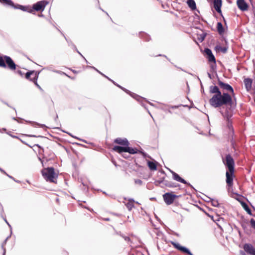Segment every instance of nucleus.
<instances>
[{
	"instance_id": "f257e3e1",
	"label": "nucleus",
	"mask_w": 255,
	"mask_h": 255,
	"mask_svg": "<svg viewBox=\"0 0 255 255\" xmlns=\"http://www.w3.org/2000/svg\"><path fill=\"white\" fill-rule=\"evenodd\" d=\"M209 92L214 95L209 100V103L211 106L217 108L223 106H232L233 104V98L229 93H222L219 88L217 86H211Z\"/></svg>"
},
{
	"instance_id": "f03ea898",
	"label": "nucleus",
	"mask_w": 255,
	"mask_h": 255,
	"mask_svg": "<svg viewBox=\"0 0 255 255\" xmlns=\"http://www.w3.org/2000/svg\"><path fill=\"white\" fill-rule=\"evenodd\" d=\"M228 170L226 171V183L229 187H232L233 184V176L234 173L235 163L233 157L230 154L226 156V160L224 161Z\"/></svg>"
},
{
	"instance_id": "7ed1b4c3",
	"label": "nucleus",
	"mask_w": 255,
	"mask_h": 255,
	"mask_svg": "<svg viewBox=\"0 0 255 255\" xmlns=\"http://www.w3.org/2000/svg\"><path fill=\"white\" fill-rule=\"evenodd\" d=\"M41 173L44 179L50 182L55 183L58 175L55 172L53 167H47L43 169Z\"/></svg>"
},
{
	"instance_id": "20e7f679",
	"label": "nucleus",
	"mask_w": 255,
	"mask_h": 255,
	"mask_svg": "<svg viewBox=\"0 0 255 255\" xmlns=\"http://www.w3.org/2000/svg\"><path fill=\"white\" fill-rule=\"evenodd\" d=\"M6 63L8 67L11 70L16 69V64L8 56H4L3 57L0 55V67L5 68L6 67Z\"/></svg>"
},
{
	"instance_id": "39448f33",
	"label": "nucleus",
	"mask_w": 255,
	"mask_h": 255,
	"mask_svg": "<svg viewBox=\"0 0 255 255\" xmlns=\"http://www.w3.org/2000/svg\"><path fill=\"white\" fill-rule=\"evenodd\" d=\"M113 150L119 153H122L123 152H128L130 154H135L137 152L138 150L136 148L130 147L128 146H121L116 145L113 148Z\"/></svg>"
},
{
	"instance_id": "423d86ee",
	"label": "nucleus",
	"mask_w": 255,
	"mask_h": 255,
	"mask_svg": "<svg viewBox=\"0 0 255 255\" xmlns=\"http://www.w3.org/2000/svg\"><path fill=\"white\" fill-rule=\"evenodd\" d=\"M218 84L220 88L223 90V92L231 93L230 95L233 97L235 96L234 91L233 87L227 83L218 80Z\"/></svg>"
},
{
	"instance_id": "0eeeda50",
	"label": "nucleus",
	"mask_w": 255,
	"mask_h": 255,
	"mask_svg": "<svg viewBox=\"0 0 255 255\" xmlns=\"http://www.w3.org/2000/svg\"><path fill=\"white\" fill-rule=\"evenodd\" d=\"M38 77V73L34 71L28 72L25 75V77L26 79H30L31 81L33 82L37 87L40 88L39 86L37 83Z\"/></svg>"
},
{
	"instance_id": "6e6552de",
	"label": "nucleus",
	"mask_w": 255,
	"mask_h": 255,
	"mask_svg": "<svg viewBox=\"0 0 255 255\" xmlns=\"http://www.w3.org/2000/svg\"><path fill=\"white\" fill-rule=\"evenodd\" d=\"M176 197V195L170 193H166L163 195L164 201L167 205L172 204Z\"/></svg>"
},
{
	"instance_id": "1a4fd4ad",
	"label": "nucleus",
	"mask_w": 255,
	"mask_h": 255,
	"mask_svg": "<svg viewBox=\"0 0 255 255\" xmlns=\"http://www.w3.org/2000/svg\"><path fill=\"white\" fill-rule=\"evenodd\" d=\"M48 4V2L46 0H41L36 2L33 5V9L36 11H43L45 6Z\"/></svg>"
},
{
	"instance_id": "9d476101",
	"label": "nucleus",
	"mask_w": 255,
	"mask_h": 255,
	"mask_svg": "<svg viewBox=\"0 0 255 255\" xmlns=\"http://www.w3.org/2000/svg\"><path fill=\"white\" fill-rule=\"evenodd\" d=\"M171 244L173 246V247L178 250L184 253H186L189 255H193V254L189 250V249H188L186 247L181 246L179 243L172 242Z\"/></svg>"
},
{
	"instance_id": "9b49d317",
	"label": "nucleus",
	"mask_w": 255,
	"mask_h": 255,
	"mask_svg": "<svg viewBox=\"0 0 255 255\" xmlns=\"http://www.w3.org/2000/svg\"><path fill=\"white\" fill-rule=\"evenodd\" d=\"M245 251L250 255H255V248L251 244H246L244 246Z\"/></svg>"
},
{
	"instance_id": "f8f14e48",
	"label": "nucleus",
	"mask_w": 255,
	"mask_h": 255,
	"mask_svg": "<svg viewBox=\"0 0 255 255\" xmlns=\"http://www.w3.org/2000/svg\"><path fill=\"white\" fill-rule=\"evenodd\" d=\"M204 51L205 54L207 56V58L208 61L210 62H214V63H215L216 59L215 56L213 54L211 50L209 48H205Z\"/></svg>"
},
{
	"instance_id": "ddd939ff",
	"label": "nucleus",
	"mask_w": 255,
	"mask_h": 255,
	"mask_svg": "<svg viewBox=\"0 0 255 255\" xmlns=\"http://www.w3.org/2000/svg\"><path fill=\"white\" fill-rule=\"evenodd\" d=\"M0 3L5 7H10L16 9V5L11 0H0Z\"/></svg>"
},
{
	"instance_id": "4468645a",
	"label": "nucleus",
	"mask_w": 255,
	"mask_h": 255,
	"mask_svg": "<svg viewBox=\"0 0 255 255\" xmlns=\"http://www.w3.org/2000/svg\"><path fill=\"white\" fill-rule=\"evenodd\" d=\"M114 142L117 144H119L121 145H123V146H128L129 144V143L128 140L126 138H117L114 140Z\"/></svg>"
},
{
	"instance_id": "2eb2a0df",
	"label": "nucleus",
	"mask_w": 255,
	"mask_h": 255,
	"mask_svg": "<svg viewBox=\"0 0 255 255\" xmlns=\"http://www.w3.org/2000/svg\"><path fill=\"white\" fill-rule=\"evenodd\" d=\"M237 4L241 10L245 11L248 9V5L244 0H237Z\"/></svg>"
},
{
	"instance_id": "dca6fc26",
	"label": "nucleus",
	"mask_w": 255,
	"mask_h": 255,
	"mask_svg": "<svg viewBox=\"0 0 255 255\" xmlns=\"http://www.w3.org/2000/svg\"><path fill=\"white\" fill-rule=\"evenodd\" d=\"M172 175H173V178L174 180L180 182L181 183H184V184H187L190 186H191L189 183H188L184 179L181 178L179 175L177 174L176 173L171 171Z\"/></svg>"
},
{
	"instance_id": "f3484780",
	"label": "nucleus",
	"mask_w": 255,
	"mask_h": 255,
	"mask_svg": "<svg viewBox=\"0 0 255 255\" xmlns=\"http://www.w3.org/2000/svg\"><path fill=\"white\" fill-rule=\"evenodd\" d=\"M246 89L247 91H249L252 89L253 80L251 78H245L244 80Z\"/></svg>"
},
{
	"instance_id": "a211bd4d",
	"label": "nucleus",
	"mask_w": 255,
	"mask_h": 255,
	"mask_svg": "<svg viewBox=\"0 0 255 255\" xmlns=\"http://www.w3.org/2000/svg\"><path fill=\"white\" fill-rule=\"evenodd\" d=\"M222 6V0H214V7L216 10L219 13H221V7Z\"/></svg>"
},
{
	"instance_id": "6ab92c4d",
	"label": "nucleus",
	"mask_w": 255,
	"mask_h": 255,
	"mask_svg": "<svg viewBox=\"0 0 255 255\" xmlns=\"http://www.w3.org/2000/svg\"><path fill=\"white\" fill-rule=\"evenodd\" d=\"M92 68L95 69L96 71H97L98 72H99L100 74H101L102 75H103V76H104L105 77L107 78V79H108L109 80H110L111 81H112L115 85H117L118 87H120L121 89H122V90H123L124 91H125L126 93H129L130 92L126 89L125 88L121 87V86L118 85V84H116L115 82L114 81H113L112 80L110 79L109 78H108L107 76H106V75H105L104 74H103L102 73H101V72H100L98 69H97L95 67H92Z\"/></svg>"
},
{
	"instance_id": "aec40b11",
	"label": "nucleus",
	"mask_w": 255,
	"mask_h": 255,
	"mask_svg": "<svg viewBox=\"0 0 255 255\" xmlns=\"http://www.w3.org/2000/svg\"><path fill=\"white\" fill-rule=\"evenodd\" d=\"M17 9H19L23 11H28L29 12H31L33 10L29 6H23L19 4H17Z\"/></svg>"
},
{
	"instance_id": "412c9836",
	"label": "nucleus",
	"mask_w": 255,
	"mask_h": 255,
	"mask_svg": "<svg viewBox=\"0 0 255 255\" xmlns=\"http://www.w3.org/2000/svg\"><path fill=\"white\" fill-rule=\"evenodd\" d=\"M147 165L149 168L152 171L156 170L157 169L156 162H153L150 161H147Z\"/></svg>"
},
{
	"instance_id": "4be33fe9",
	"label": "nucleus",
	"mask_w": 255,
	"mask_h": 255,
	"mask_svg": "<svg viewBox=\"0 0 255 255\" xmlns=\"http://www.w3.org/2000/svg\"><path fill=\"white\" fill-rule=\"evenodd\" d=\"M187 3L192 10L196 9V4L194 0H187Z\"/></svg>"
},
{
	"instance_id": "5701e85b",
	"label": "nucleus",
	"mask_w": 255,
	"mask_h": 255,
	"mask_svg": "<svg viewBox=\"0 0 255 255\" xmlns=\"http://www.w3.org/2000/svg\"><path fill=\"white\" fill-rule=\"evenodd\" d=\"M128 202L126 204L127 208L129 211H131L134 207L133 203L134 202L133 199H129Z\"/></svg>"
},
{
	"instance_id": "b1692460",
	"label": "nucleus",
	"mask_w": 255,
	"mask_h": 255,
	"mask_svg": "<svg viewBox=\"0 0 255 255\" xmlns=\"http://www.w3.org/2000/svg\"><path fill=\"white\" fill-rule=\"evenodd\" d=\"M209 200H207V202H211L212 206L215 207H218L220 206V204L217 200L213 199L209 197H207Z\"/></svg>"
},
{
	"instance_id": "393cba45",
	"label": "nucleus",
	"mask_w": 255,
	"mask_h": 255,
	"mask_svg": "<svg viewBox=\"0 0 255 255\" xmlns=\"http://www.w3.org/2000/svg\"><path fill=\"white\" fill-rule=\"evenodd\" d=\"M217 28L218 31L220 34H222L224 32V28L221 22L217 23Z\"/></svg>"
},
{
	"instance_id": "a878e982",
	"label": "nucleus",
	"mask_w": 255,
	"mask_h": 255,
	"mask_svg": "<svg viewBox=\"0 0 255 255\" xmlns=\"http://www.w3.org/2000/svg\"><path fill=\"white\" fill-rule=\"evenodd\" d=\"M242 207H243V208L245 209V210L250 215H252V211L249 208V206H248V205L245 203V202H242Z\"/></svg>"
},
{
	"instance_id": "bb28decb",
	"label": "nucleus",
	"mask_w": 255,
	"mask_h": 255,
	"mask_svg": "<svg viewBox=\"0 0 255 255\" xmlns=\"http://www.w3.org/2000/svg\"><path fill=\"white\" fill-rule=\"evenodd\" d=\"M33 149L35 151L36 149L38 150V152L39 154H41L42 152H43L44 149L42 148L39 144H34L32 146Z\"/></svg>"
},
{
	"instance_id": "cd10ccee",
	"label": "nucleus",
	"mask_w": 255,
	"mask_h": 255,
	"mask_svg": "<svg viewBox=\"0 0 255 255\" xmlns=\"http://www.w3.org/2000/svg\"><path fill=\"white\" fill-rule=\"evenodd\" d=\"M9 238V236H8L5 239V240L3 241V242L2 243V244H1V248L3 250V255H5V249L4 248V245L6 244V242L7 241V240L8 239V238Z\"/></svg>"
},
{
	"instance_id": "c85d7f7f",
	"label": "nucleus",
	"mask_w": 255,
	"mask_h": 255,
	"mask_svg": "<svg viewBox=\"0 0 255 255\" xmlns=\"http://www.w3.org/2000/svg\"><path fill=\"white\" fill-rule=\"evenodd\" d=\"M165 185L169 187H177V185L173 183L168 182L167 181H165Z\"/></svg>"
},
{
	"instance_id": "c756f323",
	"label": "nucleus",
	"mask_w": 255,
	"mask_h": 255,
	"mask_svg": "<svg viewBox=\"0 0 255 255\" xmlns=\"http://www.w3.org/2000/svg\"><path fill=\"white\" fill-rule=\"evenodd\" d=\"M164 183H165V180H164V178L161 179L160 180H156L155 181V184L156 185H158L159 184Z\"/></svg>"
},
{
	"instance_id": "7c9ffc66",
	"label": "nucleus",
	"mask_w": 255,
	"mask_h": 255,
	"mask_svg": "<svg viewBox=\"0 0 255 255\" xmlns=\"http://www.w3.org/2000/svg\"><path fill=\"white\" fill-rule=\"evenodd\" d=\"M216 48L219 50H220L223 53L226 52L227 49L226 47H223L221 46H217Z\"/></svg>"
},
{
	"instance_id": "2f4dec72",
	"label": "nucleus",
	"mask_w": 255,
	"mask_h": 255,
	"mask_svg": "<svg viewBox=\"0 0 255 255\" xmlns=\"http://www.w3.org/2000/svg\"><path fill=\"white\" fill-rule=\"evenodd\" d=\"M134 183L135 184L138 185H141L142 184V181L140 179H134Z\"/></svg>"
},
{
	"instance_id": "473e14b6",
	"label": "nucleus",
	"mask_w": 255,
	"mask_h": 255,
	"mask_svg": "<svg viewBox=\"0 0 255 255\" xmlns=\"http://www.w3.org/2000/svg\"><path fill=\"white\" fill-rule=\"evenodd\" d=\"M250 223L252 227L255 229V220L254 219H252L250 221Z\"/></svg>"
},
{
	"instance_id": "72a5a7b5",
	"label": "nucleus",
	"mask_w": 255,
	"mask_h": 255,
	"mask_svg": "<svg viewBox=\"0 0 255 255\" xmlns=\"http://www.w3.org/2000/svg\"><path fill=\"white\" fill-rule=\"evenodd\" d=\"M143 38L145 41H149L150 39L149 36L147 35L146 34H143Z\"/></svg>"
},
{
	"instance_id": "f704fd0d",
	"label": "nucleus",
	"mask_w": 255,
	"mask_h": 255,
	"mask_svg": "<svg viewBox=\"0 0 255 255\" xmlns=\"http://www.w3.org/2000/svg\"><path fill=\"white\" fill-rule=\"evenodd\" d=\"M205 36H206V34H203V35H202L201 36L200 38H199V40L201 42L203 41L204 40Z\"/></svg>"
},
{
	"instance_id": "c9c22d12",
	"label": "nucleus",
	"mask_w": 255,
	"mask_h": 255,
	"mask_svg": "<svg viewBox=\"0 0 255 255\" xmlns=\"http://www.w3.org/2000/svg\"><path fill=\"white\" fill-rule=\"evenodd\" d=\"M168 107L171 109H177L179 107V106H169Z\"/></svg>"
},
{
	"instance_id": "e433bc0d",
	"label": "nucleus",
	"mask_w": 255,
	"mask_h": 255,
	"mask_svg": "<svg viewBox=\"0 0 255 255\" xmlns=\"http://www.w3.org/2000/svg\"><path fill=\"white\" fill-rule=\"evenodd\" d=\"M8 177H9L10 178H11L14 181H16V180L14 179V178L13 177H12V176L9 175L8 174H7L6 173L5 174Z\"/></svg>"
},
{
	"instance_id": "4c0bfd02",
	"label": "nucleus",
	"mask_w": 255,
	"mask_h": 255,
	"mask_svg": "<svg viewBox=\"0 0 255 255\" xmlns=\"http://www.w3.org/2000/svg\"><path fill=\"white\" fill-rule=\"evenodd\" d=\"M0 171H1L2 173H3L4 174H6V172L0 167Z\"/></svg>"
},
{
	"instance_id": "58836bf2",
	"label": "nucleus",
	"mask_w": 255,
	"mask_h": 255,
	"mask_svg": "<svg viewBox=\"0 0 255 255\" xmlns=\"http://www.w3.org/2000/svg\"><path fill=\"white\" fill-rule=\"evenodd\" d=\"M77 52L81 56H82L84 59L85 60V61H86L87 63H88V61L86 60V59L84 57V56L80 53V52H79L78 50H77Z\"/></svg>"
},
{
	"instance_id": "ea45409f",
	"label": "nucleus",
	"mask_w": 255,
	"mask_h": 255,
	"mask_svg": "<svg viewBox=\"0 0 255 255\" xmlns=\"http://www.w3.org/2000/svg\"><path fill=\"white\" fill-rule=\"evenodd\" d=\"M3 103H4L5 104H6L7 106H8V107H10V108H12L14 110H15V108H14V107H10V106H9L7 103H5V102H3Z\"/></svg>"
},
{
	"instance_id": "a19ab883",
	"label": "nucleus",
	"mask_w": 255,
	"mask_h": 255,
	"mask_svg": "<svg viewBox=\"0 0 255 255\" xmlns=\"http://www.w3.org/2000/svg\"><path fill=\"white\" fill-rule=\"evenodd\" d=\"M29 136H31V137H37L36 136L34 135H30ZM37 137H43L42 136H40V135H39Z\"/></svg>"
},
{
	"instance_id": "79ce46f5",
	"label": "nucleus",
	"mask_w": 255,
	"mask_h": 255,
	"mask_svg": "<svg viewBox=\"0 0 255 255\" xmlns=\"http://www.w3.org/2000/svg\"><path fill=\"white\" fill-rule=\"evenodd\" d=\"M131 95V96H132L134 98H140V99L141 98V97H139V96L138 95H135V97H133V96L132 95Z\"/></svg>"
},
{
	"instance_id": "37998d69",
	"label": "nucleus",
	"mask_w": 255,
	"mask_h": 255,
	"mask_svg": "<svg viewBox=\"0 0 255 255\" xmlns=\"http://www.w3.org/2000/svg\"><path fill=\"white\" fill-rule=\"evenodd\" d=\"M208 76L209 78L210 79H212V76H211V74H210V73H208Z\"/></svg>"
},
{
	"instance_id": "c03bdc74",
	"label": "nucleus",
	"mask_w": 255,
	"mask_h": 255,
	"mask_svg": "<svg viewBox=\"0 0 255 255\" xmlns=\"http://www.w3.org/2000/svg\"><path fill=\"white\" fill-rule=\"evenodd\" d=\"M3 220H4V221L6 222V224H7L9 226H10V225L8 224V223L7 222L5 218H3Z\"/></svg>"
},
{
	"instance_id": "a18cd8bd",
	"label": "nucleus",
	"mask_w": 255,
	"mask_h": 255,
	"mask_svg": "<svg viewBox=\"0 0 255 255\" xmlns=\"http://www.w3.org/2000/svg\"><path fill=\"white\" fill-rule=\"evenodd\" d=\"M39 160H40L41 162V164H42V165H43V160L40 158L39 157L38 158Z\"/></svg>"
},
{
	"instance_id": "49530a36",
	"label": "nucleus",
	"mask_w": 255,
	"mask_h": 255,
	"mask_svg": "<svg viewBox=\"0 0 255 255\" xmlns=\"http://www.w3.org/2000/svg\"><path fill=\"white\" fill-rule=\"evenodd\" d=\"M207 196H205L206 199H205V200L207 201V200H209L208 198L207 197Z\"/></svg>"
},
{
	"instance_id": "de8ad7c7",
	"label": "nucleus",
	"mask_w": 255,
	"mask_h": 255,
	"mask_svg": "<svg viewBox=\"0 0 255 255\" xmlns=\"http://www.w3.org/2000/svg\"><path fill=\"white\" fill-rule=\"evenodd\" d=\"M19 74L21 75V72L20 71H18L17 72Z\"/></svg>"
},
{
	"instance_id": "09e8293b",
	"label": "nucleus",
	"mask_w": 255,
	"mask_h": 255,
	"mask_svg": "<svg viewBox=\"0 0 255 255\" xmlns=\"http://www.w3.org/2000/svg\"><path fill=\"white\" fill-rule=\"evenodd\" d=\"M10 136H12L13 138H16V136L15 135H10Z\"/></svg>"
},
{
	"instance_id": "8fccbe9b",
	"label": "nucleus",
	"mask_w": 255,
	"mask_h": 255,
	"mask_svg": "<svg viewBox=\"0 0 255 255\" xmlns=\"http://www.w3.org/2000/svg\"><path fill=\"white\" fill-rule=\"evenodd\" d=\"M167 111H168V113H169L170 114L172 113L171 111L170 110H168Z\"/></svg>"
},
{
	"instance_id": "3c124183",
	"label": "nucleus",
	"mask_w": 255,
	"mask_h": 255,
	"mask_svg": "<svg viewBox=\"0 0 255 255\" xmlns=\"http://www.w3.org/2000/svg\"><path fill=\"white\" fill-rule=\"evenodd\" d=\"M40 126H41V127H45V126L44 125H41Z\"/></svg>"
},
{
	"instance_id": "603ef678",
	"label": "nucleus",
	"mask_w": 255,
	"mask_h": 255,
	"mask_svg": "<svg viewBox=\"0 0 255 255\" xmlns=\"http://www.w3.org/2000/svg\"><path fill=\"white\" fill-rule=\"evenodd\" d=\"M129 239V238H128V237H127V238L125 239V240H128Z\"/></svg>"
},
{
	"instance_id": "864d4df0",
	"label": "nucleus",
	"mask_w": 255,
	"mask_h": 255,
	"mask_svg": "<svg viewBox=\"0 0 255 255\" xmlns=\"http://www.w3.org/2000/svg\"><path fill=\"white\" fill-rule=\"evenodd\" d=\"M12 119H13V120H15V121H16V118H15V117H13V118H12Z\"/></svg>"
},
{
	"instance_id": "5fc2aeb1",
	"label": "nucleus",
	"mask_w": 255,
	"mask_h": 255,
	"mask_svg": "<svg viewBox=\"0 0 255 255\" xmlns=\"http://www.w3.org/2000/svg\"><path fill=\"white\" fill-rule=\"evenodd\" d=\"M2 130L3 131H5V130H6V129L3 128H2Z\"/></svg>"
},
{
	"instance_id": "6e6d98bb",
	"label": "nucleus",
	"mask_w": 255,
	"mask_h": 255,
	"mask_svg": "<svg viewBox=\"0 0 255 255\" xmlns=\"http://www.w3.org/2000/svg\"><path fill=\"white\" fill-rule=\"evenodd\" d=\"M57 118H58V115H57L56 117V119H57Z\"/></svg>"
},
{
	"instance_id": "4d7b16f0",
	"label": "nucleus",
	"mask_w": 255,
	"mask_h": 255,
	"mask_svg": "<svg viewBox=\"0 0 255 255\" xmlns=\"http://www.w3.org/2000/svg\"><path fill=\"white\" fill-rule=\"evenodd\" d=\"M9 135H11V133H8Z\"/></svg>"
},
{
	"instance_id": "13d9d810",
	"label": "nucleus",
	"mask_w": 255,
	"mask_h": 255,
	"mask_svg": "<svg viewBox=\"0 0 255 255\" xmlns=\"http://www.w3.org/2000/svg\"><path fill=\"white\" fill-rule=\"evenodd\" d=\"M123 156H124V157H126L124 155V154H123Z\"/></svg>"
},
{
	"instance_id": "bf43d9fd",
	"label": "nucleus",
	"mask_w": 255,
	"mask_h": 255,
	"mask_svg": "<svg viewBox=\"0 0 255 255\" xmlns=\"http://www.w3.org/2000/svg\"><path fill=\"white\" fill-rule=\"evenodd\" d=\"M0 132H1V129H0Z\"/></svg>"
}]
</instances>
